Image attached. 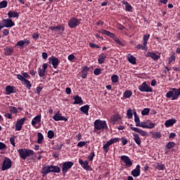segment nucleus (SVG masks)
I'll return each mask as SVG.
<instances>
[{
    "mask_svg": "<svg viewBox=\"0 0 180 180\" xmlns=\"http://www.w3.org/2000/svg\"><path fill=\"white\" fill-rule=\"evenodd\" d=\"M11 94H16V87L8 85L6 87V95H11Z\"/></svg>",
    "mask_w": 180,
    "mask_h": 180,
    "instance_id": "22",
    "label": "nucleus"
},
{
    "mask_svg": "<svg viewBox=\"0 0 180 180\" xmlns=\"http://www.w3.org/2000/svg\"><path fill=\"white\" fill-rule=\"evenodd\" d=\"M80 111L84 113V115H86V116H89V105H83L80 108Z\"/></svg>",
    "mask_w": 180,
    "mask_h": 180,
    "instance_id": "28",
    "label": "nucleus"
},
{
    "mask_svg": "<svg viewBox=\"0 0 180 180\" xmlns=\"http://www.w3.org/2000/svg\"><path fill=\"white\" fill-rule=\"evenodd\" d=\"M176 143L175 142H168L166 146H165V150H171V148H174V147H176Z\"/></svg>",
    "mask_w": 180,
    "mask_h": 180,
    "instance_id": "36",
    "label": "nucleus"
},
{
    "mask_svg": "<svg viewBox=\"0 0 180 180\" xmlns=\"http://www.w3.org/2000/svg\"><path fill=\"white\" fill-rule=\"evenodd\" d=\"M52 119L55 120V122H60V121H63V122H68V118L63 116V114L60 112V111H58L54 116L52 117Z\"/></svg>",
    "mask_w": 180,
    "mask_h": 180,
    "instance_id": "10",
    "label": "nucleus"
},
{
    "mask_svg": "<svg viewBox=\"0 0 180 180\" xmlns=\"http://www.w3.org/2000/svg\"><path fill=\"white\" fill-rule=\"evenodd\" d=\"M6 149V145L2 142H0V150Z\"/></svg>",
    "mask_w": 180,
    "mask_h": 180,
    "instance_id": "63",
    "label": "nucleus"
},
{
    "mask_svg": "<svg viewBox=\"0 0 180 180\" xmlns=\"http://www.w3.org/2000/svg\"><path fill=\"white\" fill-rule=\"evenodd\" d=\"M1 25H4L5 27H13V26H15V22H13L12 18H10L7 19L4 18L1 20Z\"/></svg>",
    "mask_w": 180,
    "mask_h": 180,
    "instance_id": "13",
    "label": "nucleus"
},
{
    "mask_svg": "<svg viewBox=\"0 0 180 180\" xmlns=\"http://www.w3.org/2000/svg\"><path fill=\"white\" fill-rule=\"evenodd\" d=\"M43 141H44V136L41 132L37 133V143L38 144H43Z\"/></svg>",
    "mask_w": 180,
    "mask_h": 180,
    "instance_id": "33",
    "label": "nucleus"
},
{
    "mask_svg": "<svg viewBox=\"0 0 180 180\" xmlns=\"http://www.w3.org/2000/svg\"><path fill=\"white\" fill-rule=\"evenodd\" d=\"M130 129L132 130V131H136V133H139L140 135L142 136V137H146V136H148V134H147V131L140 129L137 127H133V124H130Z\"/></svg>",
    "mask_w": 180,
    "mask_h": 180,
    "instance_id": "18",
    "label": "nucleus"
},
{
    "mask_svg": "<svg viewBox=\"0 0 180 180\" xmlns=\"http://www.w3.org/2000/svg\"><path fill=\"white\" fill-rule=\"evenodd\" d=\"M148 40H150V34L143 35V45L139 44L135 48H136L137 50H144L145 51H147L148 50V46H147Z\"/></svg>",
    "mask_w": 180,
    "mask_h": 180,
    "instance_id": "5",
    "label": "nucleus"
},
{
    "mask_svg": "<svg viewBox=\"0 0 180 180\" xmlns=\"http://www.w3.org/2000/svg\"><path fill=\"white\" fill-rule=\"evenodd\" d=\"M111 81L112 84H116L119 82V77L117 76V75H112L111 76Z\"/></svg>",
    "mask_w": 180,
    "mask_h": 180,
    "instance_id": "43",
    "label": "nucleus"
},
{
    "mask_svg": "<svg viewBox=\"0 0 180 180\" xmlns=\"http://www.w3.org/2000/svg\"><path fill=\"white\" fill-rule=\"evenodd\" d=\"M51 173V166H44L42 168V171H41V174L43 175V176H46V175H47L48 174Z\"/></svg>",
    "mask_w": 180,
    "mask_h": 180,
    "instance_id": "26",
    "label": "nucleus"
},
{
    "mask_svg": "<svg viewBox=\"0 0 180 180\" xmlns=\"http://www.w3.org/2000/svg\"><path fill=\"white\" fill-rule=\"evenodd\" d=\"M127 116L128 119H133V110L131 108H129L127 111Z\"/></svg>",
    "mask_w": 180,
    "mask_h": 180,
    "instance_id": "47",
    "label": "nucleus"
},
{
    "mask_svg": "<svg viewBox=\"0 0 180 180\" xmlns=\"http://www.w3.org/2000/svg\"><path fill=\"white\" fill-rule=\"evenodd\" d=\"M150 134H152V138L155 139V140H157L158 139H161L162 137L161 132L150 131Z\"/></svg>",
    "mask_w": 180,
    "mask_h": 180,
    "instance_id": "39",
    "label": "nucleus"
},
{
    "mask_svg": "<svg viewBox=\"0 0 180 180\" xmlns=\"http://www.w3.org/2000/svg\"><path fill=\"white\" fill-rule=\"evenodd\" d=\"M94 75H101L102 74V70L101 68H96L94 70Z\"/></svg>",
    "mask_w": 180,
    "mask_h": 180,
    "instance_id": "54",
    "label": "nucleus"
},
{
    "mask_svg": "<svg viewBox=\"0 0 180 180\" xmlns=\"http://www.w3.org/2000/svg\"><path fill=\"white\" fill-rule=\"evenodd\" d=\"M7 15L10 19H11V18H19V13L17 11H10Z\"/></svg>",
    "mask_w": 180,
    "mask_h": 180,
    "instance_id": "34",
    "label": "nucleus"
},
{
    "mask_svg": "<svg viewBox=\"0 0 180 180\" xmlns=\"http://www.w3.org/2000/svg\"><path fill=\"white\" fill-rule=\"evenodd\" d=\"M49 64H51L53 65V68L55 69H57L58 68V65H60V60H58V58L55 56H51L49 58Z\"/></svg>",
    "mask_w": 180,
    "mask_h": 180,
    "instance_id": "12",
    "label": "nucleus"
},
{
    "mask_svg": "<svg viewBox=\"0 0 180 180\" xmlns=\"http://www.w3.org/2000/svg\"><path fill=\"white\" fill-rule=\"evenodd\" d=\"M165 169V165L161 164V163H158L156 169H158V171H164Z\"/></svg>",
    "mask_w": 180,
    "mask_h": 180,
    "instance_id": "49",
    "label": "nucleus"
},
{
    "mask_svg": "<svg viewBox=\"0 0 180 180\" xmlns=\"http://www.w3.org/2000/svg\"><path fill=\"white\" fill-rule=\"evenodd\" d=\"M51 166V172L55 173V174H60L61 172V168L58 166L56 165H50Z\"/></svg>",
    "mask_w": 180,
    "mask_h": 180,
    "instance_id": "29",
    "label": "nucleus"
},
{
    "mask_svg": "<svg viewBox=\"0 0 180 180\" xmlns=\"http://www.w3.org/2000/svg\"><path fill=\"white\" fill-rule=\"evenodd\" d=\"M8 109L10 111V113H13L14 115H18V109L15 107L13 106H8Z\"/></svg>",
    "mask_w": 180,
    "mask_h": 180,
    "instance_id": "44",
    "label": "nucleus"
},
{
    "mask_svg": "<svg viewBox=\"0 0 180 180\" xmlns=\"http://www.w3.org/2000/svg\"><path fill=\"white\" fill-rule=\"evenodd\" d=\"M175 123H176V120L175 119L167 120L165 123V127H171V126H174Z\"/></svg>",
    "mask_w": 180,
    "mask_h": 180,
    "instance_id": "31",
    "label": "nucleus"
},
{
    "mask_svg": "<svg viewBox=\"0 0 180 180\" xmlns=\"http://www.w3.org/2000/svg\"><path fill=\"white\" fill-rule=\"evenodd\" d=\"M105 60H106V55L105 53H101L98 56V64H103V63H105Z\"/></svg>",
    "mask_w": 180,
    "mask_h": 180,
    "instance_id": "35",
    "label": "nucleus"
},
{
    "mask_svg": "<svg viewBox=\"0 0 180 180\" xmlns=\"http://www.w3.org/2000/svg\"><path fill=\"white\" fill-rule=\"evenodd\" d=\"M12 53H13V49L12 48L5 49V56H11Z\"/></svg>",
    "mask_w": 180,
    "mask_h": 180,
    "instance_id": "45",
    "label": "nucleus"
},
{
    "mask_svg": "<svg viewBox=\"0 0 180 180\" xmlns=\"http://www.w3.org/2000/svg\"><path fill=\"white\" fill-rule=\"evenodd\" d=\"M95 158V151L94 150H91L89 155L88 156V161H94V158Z\"/></svg>",
    "mask_w": 180,
    "mask_h": 180,
    "instance_id": "46",
    "label": "nucleus"
},
{
    "mask_svg": "<svg viewBox=\"0 0 180 180\" xmlns=\"http://www.w3.org/2000/svg\"><path fill=\"white\" fill-rule=\"evenodd\" d=\"M175 58H176V57H175V55H172L169 58V59H168V61H169V64H171L172 63V61H175Z\"/></svg>",
    "mask_w": 180,
    "mask_h": 180,
    "instance_id": "59",
    "label": "nucleus"
},
{
    "mask_svg": "<svg viewBox=\"0 0 180 180\" xmlns=\"http://www.w3.org/2000/svg\"><path fill=\"white\" fill-rule=\"evenodd\" d=\"M134 122L137 127L140 123V117L137 116V112H136V110H134Z\"/></svg>",
    "mask_w": 180,
    "mask_h": 180,
    "instance_id": "40",
    "label": "nucleus"
},
{
    "mask_svg": "<svg viewBox=\"0 0 180 180\" xmlns=\"http://www.w3.org/2000/svg\"><path fill=\"white\" fill-rule=\"evenodd\" d=\"M40 122H41V115H38L32 119L31 124L33 127H36V124H37V123H40Z\"/></svg>",
    "mask_w": 180,
    "mask_h": 180,
    "instance_id": "24",
    "label": "nucleus"
},
{
    "mask_svg": "<svg viewBox=\"0 0 180 180\" xmlns=\"http://www.w3.org/2000/svg\"><path fill=\"white\" fill-rule=\"evenodd\" d=\"M127 60H128L129 63H130L131 64H133V65L136 64V61L137 59L136 58V57H134V56H132L131 54H129L128 56Z\"/></svg>",
    "mask_w": 180,
    "mask_h": 180,
    "instance_id": "37",
    "label": "nucleus"
},
{
    "mask_svg": "<svg viewBox=\"0 0 180 180\" xmlns=\"http://www.w3.org/2000/svg\"><path fill=\"white\" fill-rule=\"evenodd\" d=\"M138 89L141 92H153V88L147 84L146 82H144L141 85H139Z\"/></svg>",
    "mask_w": 180,
    "mask_h": 180,
    "instance_id": "8",
    "label": "nucleus"
},
{
    "mask_svg": "<svg viewBox=\"0 0 180 180\" xmlns=\"http://www.w3.org/2000/svg\"><path fill=\"white\" fill-rule=\"evenodd\" d=\"M147 123H148V122L147 121L146 122H140L136 127H142V129H147Z\"/></svg>",
    "mask_w": 180,
    "mask_h": 180,
    "instance_id": "52",
    "label": "nucleus"
},
{
    "mask_svg": "<svg viewBox=\"0 0 180 180\" xmlns=\"http://www.w3.org/2000/svg\"><path fill=\"white\" fill-rule=\"evenodd\" d=\"M79 164L86 171H92V167H91V166H89V160H86L84 162V160H82V159H79Z\"/></svg>",
    "mask_w": 180,
    "mask_h": 180,
    "instance_id": "14",
    "label": "nucleus"
},
{
    "mask_svg": "<svg viewBox=\"0 0 180 180\" xmlns=\"http://www.w3.org/2000/svg\"><path fill=\"white\" fill-rule=\"evenodd\" d=\"M89 47H91V49H100L99 45L96 44L92 43V42H90L89 44Z\"/></svg>",
    "mask_w": 180,
    "mask_h": 180,
    "instance_id": "57",
    "label": "nucleus"
},
{
    "mask_svg": "<svg viewBox=\"0 0 180 180\" xmlns=\"http://www.w3.org/2000/svg\"><path fill=\"white\" fill-rule=\"evenodd\" d=\"M180 96V87L179 89L172 88L167 94L166 98L171 99V101H176Z\"/></svg>",
    "mask_w": 180,
    "mask_h": 180,
    "instance_id": "3",
    "label": "nucleus"
},
{
    "mask_svg": "<svg viewBox=\"0 0 180 180\" xmlns=\"http://www.w3.org/2000/svg\"><path fill=\"white\" fill-rule=\"evenodd\" d=\"M6 6H8V1L6 0H4L0 2V9L6 8Z\"/></svg>",
    "mask_w": 180,
    "mask_h": 180,
    "instance_id": "50",
    "label": "nucleus"
},
{
    "mask_svg": "<svg viewBox=\"0 0 180 180\" xmlns=\"http://www.w3.org/2000/svg\"><path fill=\"white\" fill-rule=\"evenodd\" d=\"M18 151L20 155V158H21V160H26L27 158L32 157V155H34V151L30 149L21 148L19 149Z\"/></svg>",
    "mask_w": 180,
    "mask_h": 180,
    "instance_id": "4",
    "label": "nucleus"
},
{
    "mask_svg": "<svg viewBox=\"0 0 180 180\" xmlns=\"http://www.w3.org/2000/svg\"><path fill=\"white\" fill-rule=\"evenodd\" d=\"M120 160L125 163L126 167H128V168L133 167V162H131V160H130V158H129V156L122 155L120 157Z\"/></svg>",
    "mask_w": 180,
    "mask_h": 180,
    "instance_id": "15",
    "label": "nucleus"
},
{
    "mask_svg": "<svg viewBox=\"0 0 180 180\" xmlns=\"http://www.w3.org/2000/svg\"><path fill=\"white\" fill-rule=\"evenodd\" d=\"M150 113V108H144L141 110L142 116H148Z\"/></svg>",
    "mask_w": 180,
    "mask_h": 180,
    "instance_id": "48",
    "label": "nucleus"
},
{
    "mask_svg": "<svg viewBox=\"0 0 180 180\" xmlns=\"http://www.w3.org/2000/svg\"><path fill=\"white\" fill-rule=\"evenodd\" d=\"M17 78L19 79V81L22 82V84L25 85L27 89H32V83H30V81H29L27 79H25L22 75H17Z\"/></svg>",
    "mask_w": 180,
    "mask_h": 180,
    "instance_id": "9",
    "label": "nucleus"
},
{
    "mask_svg": "<svg viewBox=\"0 0 180 180\" xmlns=\"http://www.w3.org/2000/svg\"><path fill=\"white\" fill-rule=\"evenodd\" d=\"M9 34V30L4 29L3 30V36H8Z\"/></svg>",
    "mask_w": 180,
    "mask_h": 180,
    "instance_id": "64",
    "label": "nucleus"
},
{
    "mask_svg": "<svg viewBox=\"0 0 180 180\" xmlns=\"http://www.w3.org/2000/svg\"><path fill=\"white\" fill-rule=\"evenodd\" d=\"M121 141L123 146H126V144H127L129 141L126 139V137H122Z\"/></svg>",
    "mask_w": 180,
    "mask_h": 180,
    "instance_id": "61",
    "label": "nucleus"
},
{
    "mask_svg": "<svg viewBox=\"0 0 180 180\" xmlns=\"http://www.w3.org/2000/svg\"><path fill=\"white\" fill-rule=\"evenodd\" d=\"M30 41L29 39L20 40L15 44V47H18L20 49H25V46H29Z\"/></svg>",
    "mask_w": 180,
    "mask_h": 180,
    "instance_id": "17",
    "label": "nucleus"
},
{
    "mask_svg": "<svg viewBox=\"0 0 180 180\" xmlns=\"http://www.w3.org/2000/svg\"><path fill=\"white\" fill-rule=\"evenodd\" d=\"M132 134L134 136V141H135L136 144L140 146L141 145V139H140V136L136 133H133Z\"/></svg>",
    "mask_w": 180,
    "mask_h": 180,
    "instance_id": "27",
    "label": "nucleus"
},
{
    "mask_svg": "<svg viewBox=\"0 0 180 180\" xmlns=\"http://www.w3.org/2000/svg\"><path fill=\"white\" fill-rule=\"evenodd\" d=\"M21 75L23 77V78H25V79H30V75L27 72H24Z\"/></svg>",
    "mask_w": 180,
    "mask_h": 180,
    "instance_id": "58",
    "label": "nucleus"
},
{
    "mask_svg": "<svg viewBox=\"0 0 180 180\" xmlns=\"http://www.w3.org/2000/svg\"><path fill=\"white\" fill-rule=\"evenodd\" d=\"M39 37H40V34H39L36 32H34L32 34V39H34L35 40H39Z\"/></svg>",
    "mask_w": 180,
    "mask_h": 180,
    "instance_id": "62",
    "label": "nucleus"
},
{
    "mask_svg": "<svg viewBox=\"0 0 180 180\" xmlns=\"http://www.w3.org/2000/svg\"><path fill=\"white\" fill-rule=\"evenodd\" d=\"M49 29L51 30H55L56 32H58V30L64 32V30H65V28L63 27V25L60 24L58 25L56 27H49Z\"/></svg>",
    "mask_w": 180,
    "mask_h": 180,
    "instance_id": "30",
    "label": "nucleus"
},
{
    "mask_svg": "<svg viewBox=\"0 0 180 180\" xmlns=\"http://www.w3.org/2000/svg\"><path fill=\"white\" fill-rule=\"evenodd\" d=\"M47 137L51 140L54 137V131L53 130L48 131Z\"/></svg>",
    "mask_w": 180,
    "mask_h": 180,
    "instance_id": "51",
    "label": "nucleus"
},
{
    "mask_svg": "<svg viewBox=\"0 0 180 180\" xmlns=\"http://www.w3.org/2000/svg\"><path fill=\"white\" fill-rule=\"evenodd\" d=\"M122 4L125 6V11L127 12H133V6L129 4V2L127 1H122Z\"/></svg>",
    "mask_w": 180,
    "mask_h": 180,
    "instance_id": "32",
    "label": "nucleus"
},
{
    "mask_svg": "<svg viewBox=\"0 0 180 180\" xmlns=\"http://www.w3.org/2000/svg\"><path fill=\"white\" fill-rule=\"evenodd\" d=\"M110 146H112V145L110 144V142L109 141H107L105 145H103V148L106 154H108V153H109Z\"/></svg>",
    "mask_w": 180,
    "mask_h": 180,
    "instance_id": "38",
    "label": "nucleus"
},
{
    "mask_svg": "<svg viewBox=\"0 0 180 180\" xmlns=\"http://www.w3.org/2000/svg\"><path fill=\"white\" fill-rule=\"evenodd\" d=\"M86 144V141H80L77 143V147H79L82 148V147H84V146Z\"/></svg>",
    "mask_w": 180,
    "mask_h": 180,
    "instance_id": "60",
    "label": "nucleus"
},
{
    "mask_svg": "<svg viewBox=\"0 0 180 180\" xmlns=\"http://www.w3.org/2000/svg\"><path fill=\"white\" fill-rule=\"evenodd\" d=\"M11 168H12V160L9 158H4L1 165V171H6L7 169H11Z\"/></svg>",
    "mask_w": 180,
    "mask_h": 180,
    "instance_id": "7",
    "label": "nucleus"
},
{
    "mask_svg": "<svg viewBox=\"0 0 180 180\" xmlns=\"http://www.w3.org/2000/svg\"><path fill=\"white\" fill-rule=\"evenodd\" d=\"M140 168H141L140 165H137L136 168L131 172V175H132V176L134 178H137L140 174H141V170Z\"/></svg>",
    "mask_w": 180,
    "mask_h": 180,
    "instance_id": "20",
    "label": "nucleus"
},
{
    "mask_svg": "<svg viewBox=\"0 0 180 180\" xmlns=\"http://www.w3.org/2000/svg\"><path fill=\"white\" fill-rule=\"evenodd\" d=\"M79 23L81 22L75 17H72L68 20V26L70 27V29H75L77 26H79Z\"/></svg>",
    "mask_w": 180,
    "mask_h": 180,
    "instance_id": "11",
    "label": "nucleus"
},
{
    "mask_svg": "<svg viewBox=\"0 0 180 180\" xmlns=\"http://www.w3.org/2000/svg\"><path fill=\"white\" fill-rule=\"evenodd\" d=\"M119 140H120V138H112V139H110L108 141H110V143L112 146V144H115V143H117V141H119Z\"/></svg>",
    "mask_w": 180,
    "mask_h": 180,
    "instance_id": "55",
    "label": "nucleus"
},
{
    "mask_svg": "<svg viewBox=\"0 0 180 180\" xmlns=\"http://www.w3.org/2000/svg\"><path fill=\"white\" fill-rule=\"evenodd\" d=\"M131 95H133V93L131 92V91L130 90H126L124 92V98L125 99H127V98H130L131 96Z\"/></svg>",
    "mask_w": 180,
    "mask_h": 180,
    "instance_id": "42",
    "label": "nucleus"
},
{
    "mask_svg": "<svg viewBox=\"0 0 180 180\" xmlns=\"http://www.w3.org/2000/svg\"><path fill=\"white\" fill-rule=\"evenodd\" d=\"M146 57H150L154 61H158L160 60V56L156 55L154 52H148Z\"/></svg>",
    "mask_w": 180,
    "mask_h": 180,
    "instance_id": "25",
    "label": "nucleus"
},
{
    "mask_svg": "<svg viewBox=\"0 0 180 180\" xmlns=\"http://www.w3.org/2000/svg\"><path fill=\"white\" fill-rule=\"evenodd\" d=\"M46 72L41 70V68H38V75L39 77H44Z\"/></svg>",
    "mask_w": 180,
    "mask_h": 180,
    "instance_id": "53",
    "label": "nucleus"
},
{
    "mask_svg": "<svg viewBox=\"0 0 180 180\" xmlns=\"http://www.w3.org/2000/svg\"><path fill=\"white\" fill-rule=\"evenodd\" d=\"M148 123H146V129H154L155 127V123L153 122V121L147 120Z\"/></svg>",
    "mask_w": 180,
    "mask_h": 180,
    "instance_id": "41",
    "label": "nucleus"
},
{
    "mask_svg": "<svg viewBox=\"0 0 180 180\" xmlns=\"http://www.w3.org/2000/svg\"><path fill=\"white\" fill-rule=\"evenodd\" d=\"M62 165V174L63 176H65L67 172L74 167V162L72 161H66L63 162L60 164Z\"/></svg>",
    "mask_w": 180,
    "mask_h": 180,
    "instance_id": "6",
    "label": "nucleus"
},
{
    "mask_svg": "<svg viewBox=\"0 0 180 180\" xmlns=\"http://www.w3.org/2000/svg\"><path fill=\"white\" fill-rule=\"evenodd\" d=\"M99 33H101V34H105V36H108V37H110V39H113L114 41L117 43V44H119V46H121V47H124V43H123L119 37H116V34L114 33H112L106 30L102 29L99 31Z\"/></svg>",
    "mask_w": 180,
    "mask_h": 180,
    "instance_id": "2",
    "label": "nucleus"
},
{
    "mask_svg": "<svg viewBox=\"0 0 180 180\" xmlns=\"http://www.w3.org/2000/svg\"><path fill=\"white\" fill-rule=\"evenodd\" d=\"M26 121V117H22L20 120H17L15 124V130L17 131H20L22 130V127Z\"/></svg>",
    "mask_w": 180,
    "mask_h": 180,
    "instance_id": "19",
    "label": "nucleus"
},
{
    "mask_svg": "<svg viewBox=\"0 0 180 180\" xmlns=\"http://www.w3.org/2000/svg\"><path fill=\"white\" fill-rule=\"evenodd\" d=\"M89 67L88 66H83L82 68V71L80 74V77L83 78V79H85L88 77V72H89Z\"/></svg>",
    "mask_w": 180,
    "mask_h": 180,
    "instance_id": "21",
    "label": "nucleus"
},
{
    "mask_svg": "<svg viewBox=\"0 0 180 180\" xmlns=\"http://www.w3.org/2000/svg\"><path fill=\"white\" fill-rule=\"evenodd\" d=\"M94 133H97L98 131H103V130H109V127H108V124L105 120H96L94 123Z\"/></svg>",
    "mask_w": 180,
    "mask_h": 180,
    "instance_id": "1",
    "label": "nucleus"
},
{
    "mask_svg": "<svg viewBox=\"0 0 180 180\" xmlns=\"http://www.w3.org/2000/svg\"><path fill=\"white\" fill-rule=\"evenodd\" d=\"M73 99L75 101L73 105H84V101L81 96L76 95L73 96Z\"/></svg>",
    "mask_w": 180,
    "mask_h": 180,
    "instance_id": "23",
    "label": "nucleus"
},
{
    "mask_svg": "<svg viewBox=\"0 0 180 180\" xmlns=\"http://www.w3.org/2000/svg\"><path fill=\"white\" fill-rule=\"evenodd\" d=\"M15 139H16L15 136H13V137L10 138L9 141L11 144V146H13V147H15Z\"/></svg>",
    "mask_w": 180,
    "mask_h": 180,
    "instance_id": "56",
    "label": "nucleus"
},
{
    "mask_svg": "<svg viewBox=\"0 0 180 180\" xmlns=\"http://www.w3.org/2000/svg\"><path fill=\"white\" fill-rule=\"evenodd\" d=\"M119 120H122V116L119 113L114 114L110 117V123L112 124H116Z\"/></svg>",
    "mask_w": 180,
    "mask_h": 180,
    "instance_id": "16",
    "label": "nucleus"
}]
</instances>
